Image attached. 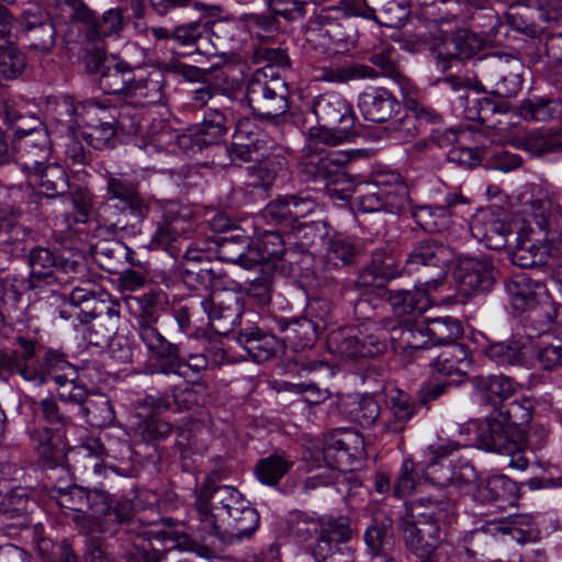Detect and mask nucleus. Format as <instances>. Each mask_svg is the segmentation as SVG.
I'll list each match as a JSON object with an SVG mask.
<instances>
[{
    "instance_id": "obj_1",
    "label": "nucleus",
    "mask_w": 562,
    "mask_h": 562,
    "mask_svg": "<svg viewBox=\"0 0 562 562\" xmlns=\"http://www.w3.org/2000/svg\"><path fill=\"white\" fill-rule=\"evenodd\" d=\"M451 250L435 240L419 243L407 256L403 274L416 276L413 290H387V301L400 317L423 318L431 306L428 291L436 290L447 277Z\"/></svg>"
},
{
    "instance_id": "obj_44",
    "label": "nucleus",
    "mask_w": 562,
    "mask_h": 562,
    "mask_svg": "<svg viewBox=\"0 0 562 562\" xmlns=\"http://www.w3.org/2000/svg\"><path fill=\"white\" fill-rule=\"evenodd\" d=\"M236 341L257 362L271 359L280 347L274 335L258 327L245 328L238 334Z\"/></svg>"
},
{
    "instance_id": "obj_11",
    "label": "nucleus",
    "mask_w": 562,
    "mask_h": 562,
    "mask_svg": "<svg viewBox=\"0 0 562 562\" xmlns=\"http://www.w3.org/2000/svg\"><path fill=\"white\" fill-rule=\"evenodd\" d=\"M426 43L440 71L450 69L454 60L471 58L482 47L481 38L467 29L458 30L453 34L436 30Z\"/></svg>"
},
{
    "instance_id": "obj_32",
    "label": "nucleus",
    "mask_w": 562,
    "mask_h": 562,
    "mask_svg": "<svg viewBox=\"0 0 562 562\" xmlns=\"http://www.w3.org/2000/svg\"><path fill=\"white\" fill-rule=\"evenodd\" d=\"M172 142L188 156H194L201 153L203 147H207L204 143V138L201 137L196 128L192 130L190 133L176 135L165 126L157 133L150 134L148 138L140 139L138 147L144 149L147 155H153L167 149Z\"/></svg>"
},
{
    "instance_id": "obj_7",
    "label": "nucleus",
    "mask_w": 562,
    "mask_h": 562,
    "mask_svg": "<svg viewBox=\"0 0 562 562\" xmlns=\"http://www.w3.org/2000/svg\"><path fill=\"white\" fill-rule=\"evenodd\" d=\"M289 97L286 81L271 67L257 69L246 85V101L252 113L273 123L285 119L290 110Z\"/></svg>"
},
{
    "instance_id": "obj_35",
    "label": "nucleus",
    "mask_w": 562,
    "mask_h": 562,
    "mask_svg": "<svg viewBox=\"0 0 562 562\" xmlns=\"http://www.w3.org/2000/svg\"><path fill=\"white\" fill-rule=\"evenodd\" d=\"M358 108L364 120L373 123H384L398 113L401 104L389 90L373 88L359 95Z\"/></svg>"
},
{
    "instance_id": "obj_4",
    "label": "nucleus",
    "mask_w": 562,
    "mask_h": 562,
    "mask_svg": "<svg viewBox=\"0 0 562 562\" xmlns=\"http://www.w3.org/2000/svg\"><path fill=\"white\" fill-rule=\"evenodd\" d=\"M451 496L448 495L447 501L423 497L407 506L401 520V530L406 547L416 555L427 557L437 549L440 541L439 525L451 512Z\"/></svg>"
},
{
    "instance_id": "obj_17",
    "label": "nucleus",
    "mask_w": 562,
    "mask_h": 562,
    "mask_svg": "<svg viewBox=\"0 0 562 562\" xmlns=\"http://www.w3.org/2000/svg\"><path fill=\"white\" fill-rule=\"evenodd\" d=\"M147 350L144 373L148 375H182L180 345L168 340L159 329L138 337Z\"/></svg>"
},
{
    "instance_id": "obj_55",
    "label": "nucleus",
    "mask_w": 562,
    "mask_h": 562,
    "mask_svg": "<svg viewBox=\"0 0 562 562\" xmlns=\"http://www.w3.org/2000/svg\"><path fill=\"white\" fill-rule=\"evenodd\" d=\"M85 420L92 427L103 428L115 420V412L110 398L103 393H90L80 407Z\"/></svg>"
},
{
    "instance_id": "obj_16",
    "label": "nucleus",
    "mask_w": 562,
    "mask_h": 562,
    "mask_svg": "<svg viewBox=\"0 0 562 562\" xmlns=\"http://www.w3.org/2000/svg\"><path fill=\"white\" fill-rule=\"evenodd\" d=\"M200 305L209 317V323L218 335H226L240 323L244 312L243 296L229 289L213 290L200 301Z\"/></svg>"
},
{
    "instance_id": "obj_23",
    "label": "nucleus",
    "mask_w": 562,
    "mask_h": 562,
    "mask_svg": "<svg viewBox=\"0 0 562 562\" xmlns=\"http://www.w3.org/2000/svg\"><path fill=\"white\" fill-rule=\"evenodd\" d=\"M426 476L438 492V494L431 493L428 497L447 501L449 499L447 496L451 494L452 510L459 490L474 477V469L469 464L456 468L450 462L432 461L426 469Z\"/></svg>"
},
{
    "instance_id": "obj_34",
    "label": "nucleus",
    "mask_w": 562,
    "mask_h": 562,
    "mask_svg": "<svg viewBox=\"0 0 562 562\" xmlns=\"http://www.w3.org/2000/svg\"><path fill=\"white\" fill-rule=\"evenodd\" d=\"M352 533L351 522L347 516L319 518V535L313 547V557L324 559L328 552L341 549L338 544L349 541Z\"/></svg>"
},
{
    "instance_id": "obj_8",
    "label": "nucleus",
    "mask_w": 562,
    "mask_h": 562,
    "mask_svg": "<svg viewBox=\"0 0 562 562\" xmlns=\"http://www.w3.org/2000/svg\"><path fill=\"white\" fill-rule=\"evenodd\" d=\"M133 518L130 501H117L102 490H90L83 515H74V521L81 531L115 535L119 527Z\"/></svg>"
},
{
    "instance_id": "obj_51",
    "label": "nucleus",
    "mask_w": 562,
    "mask_h": 562,
    "mask_svg": "<svg viewBox=\"0 0 562 562\" xmlns=\"http://www.w3.org/2000/svg\"><path fill=\"white\" fill-rule=\"evenodd\" d=\"M134 251L120 240H101L93 246V256L99 266L116 272L124 263L134 265Z\"/></svg>"
},
{
    "instance_id": "obj_36",
    "label": "nucleus",
    "mask_w": 562,
    "mask_h": 562,
    "mask_svg": "<svg viewBox=\"0 0 562 562\" xmlns=\"http://www.w3.org/2000/svg\"><path fill=\"white\" fill-rule=\"evenodd\" d=\"M481 403L487 405L493 413L515 396L514 381L504 374L479 375L473 380Z\"/></svg>"
},
{
    "instance_id": "obj_31",
    "label": "nucleus",
    "mask_w": 562,
    "mask_h": 562,
    "mask_svg": "<svg viewBox=\"0 0 562 562\" xmlns=\"http://www.w3.org/2000/svg\"><path fill=\"white\" fill-rule=\"evenodd\" d=\"M97 71L100 74V89L104 93L120 97L125 104L134 80V69L126 61L111 57L98 60Z\"/></svg>"
},
{
    "instance_id": "obj_59",
    "label": "nucleus",
    "mask_w": 562,
    "mask_h": 562,
    "mask_svg": "<svg viewBox=\"0 0 562 562\" xmlns=\"http://www.w3.org/2000/svg\"><path fill=\"white\" fill-rule=\"evenodd\" d=\"M550 246L543 241L537 243L530 238L522 239L510 255L515 266L527 269L549 263Z\"/></svg>"
},
{
    "instance_id": "obj_43",
    "label": "nucleus",
    "mask_w": 562,
    "mask_h": 562,
    "mask_svg": "<svg viewBox=\"0 0 562 562\" xmlns=\"http://www.w3.org/2000/svg\"><path fill=\"white\" fill-rule=\"evenodd\" d=\"M231 519H234V521L226 522L223 533L218 539V541L227 546L251 539L260 525L259 513L248 499L247 507L245 506L243 512H232Z\"/></svg>"
},
{
    "instance_id": "obj_49",
    "label": "nucleus",
    "mask_w": 562,
    "mask_h": 562,
    "mask_svg": "<svg viewBox=\"0 0 562 562\" xmlns=\"http://www.w3.org/2000/svg\"><path fill=\"white\" fill-rule=\"evenodd\" d=\"M256 162L257 165L247 169L245 186L266 192L271 189L279 172L285 168L286 161L284 157L274 154Z\"/></svg>"
},
{
    "instance_id": "obj_41",
    "label": "nucleus",
    "mask_w": 562,
    "mask_h": 562,
    "mask_svg": "<svg viewBox=\"0 0 562 562\" xmlns=\"http://www.w3.org/2000/svg\"><path fill=\"white\" fill-rule=\"evenodd\" d=\"M224 26L223 22L193 21L175 27L171 31V38L182 46L195 45L198 49L203 47V41H209L217 50L220 46L218 33Z\"/></svg>"
},
{
    "instance_id": "obj_61",
    "label": "nucleus",
    "mask_w": 562,
    "mask_h": 562,
    "mask_svg": "<svg viewBox=\"0 0 562 562\" xmlns=\"http://www.w3.org/2000/svg\"><path fill=\"white\" fill-rule=\"evenodd\" d=\"M458 102L464 116L470 121L486 123L495 113H505L507 105L491 98H475L470 100L469 95H458Z\"/></svg>"
},
{
    "instance_id": "obj_22",
    "label": "nucleus",
    "mask_w": 562,
    "mask_h": 562,
    "mask_svg": "<svg viewBox=\"0 0 562 562\" xmlns=\"http://www.w3.org/2000/svg\"><path fill=\"white\" fill-rule=\"evenodd\" d=\"M530 216L544 233L550 246L549 259L562 260V205L554 203L548 194H541L530 202Z\"/></svg>"
},
{
    "instance_id": "obj_18",
    "label": "nucleus",
    "mask_w": 562,
    "mask_h": 562,
    "mask_svg": "<svg viewBox=\"0 0 562 562\" xmlns=\"http://www.w3.org/2000/svg\"><path fill=\"white\" fill-rule=\"evenodd\" d=\"M522 63L513 56H492L481 65V76L502 98L516 95L522 87Z\"/></svg>"
},
{
    "instance_id": "obj_2",
    "label": "nucleus",
    "mask_w": 562,
    "mask_h": 562,
    "mask_svg": "<svg viewBox=\"0 0 562 562\" xmlns=\"http://www.w3.org/2000/svg\"><path fill=\"white\" fill-rule=\"evenodd\" d=\"M76 367L60 349L43 347L34 339L18 337L11 350H0V375H19L34 386L46 384L48 379L72 375Z\"/></svg>"
},
{
    "instance_id": "obj_21",
    "label": "nucleus",
    "mask_w": 562,
    "mask_h": 562,
    "mask_svg": "<svg viewBox=\"0 0 562 562\" xmlns=\"http://www.w3.org/2000/svg\"><path fill=\"white\" fill-rule=\"evenodd\" d=\"M273 142L263 134L250 119L237 123L231 145V155L240 166L249 161H261L273 155Z\"/></svg>"
},
{
    "instance_id": "obj_60",
    "label": "nucleus",
    "mask_w": 562,
    "mask_h": 562,
    "mask_svg": "<svg viewBox=\"0 0 562 562\" xmlns=\"http://www.w3.org/2000/svg\"><path fill=\"white\" fill-rule=\"evenodd\" d=\"M378 76L376 70L370 66L348 64L321 68L318 79L329 83H347L360 79H374Z\"/></svg>"
},
{
    "instance_id": "obj_37",
    "label": "nucleus",
    "mask_w": 562,
    "mask_h": 562,
    "mask_svg": "<svg viewBox=\"0 0 562 562\" xmlns=\"http://www.w3.org/2000/svg\"><path fill=\"white\" fill-rule=\"evenodd\" d=\"M29 266L31 272L26 282L35 290L63 281L58 276V258L48 248H33L29 254Z\"/></svg>"
},
{
    "instance_id": "obj_53",
    "label": "nucleus",
    "mask_w": 562,
    "mask_h": 562,
    "mask_svg": "<svg viewBox=\"0 0 562 562\" xmlns=\"http://www.w3.org/2000/svg\"><path fill=\"white\" fill-rule=\"evenodd\" d=\"M468 349L461 344H453L442 350L431 362L432 369L443 375H464L471 367Z\"/></svg>"
},
{
    "instance_id": "obj_42",
    "label": "nucleus",
    "mask_w": 562,
    "mask_h": 562,
    "mask_svg": "<svg viewBox=\"0 0 562 562\" xmlns=\"http://www.w3.org/2000/svg\"><path fill=\"white\" fill-rule=\"evenodd\" d=\"M31 288L26 279L20 277H8L2 282V296L0 314L11 323H20L24 319L26 302L23 295Z\"/></svg>"
},
{
    "instance_id": "obj_63",
    "label": "nucleus",
    "mask_w": 562,
    "mask_h": 562,
    "mask_svg": "<svg viewBox=\"0 0 562 562\" xmlns=\"http://www.w3.org/2000/svg\"><path fill=\"white\" fill-rule=\"evenodd\" d=\"M428 340L432 345H453L462 336L461 323L453 317L445 316L426 319Z\"/></svg>"
},
{
    "instance_id": "obj_48",
    "label": "nucleus",
    "mask_w": 562,
    "mask_h": 562,
    "mask_svg": "<svg viewBox=\"0 0 562 562\" xmlns=\"http://www.w3.org/2000/svg\"><path fill=\"white\" fill-rule=\"evenodd\" d=\"M77 470L82 469L85 473L102 476L105 472L103 457L105 449L98 438H88L80 446L69 450Z\"/></svg>"
},
{
    "instance_id": "obj_46",
    "label": "nucleus",
    "mask_w": 562,
    "mask_h": 562,
    "mask_svg": "<svg viewBox=\"0 0 562 562\" xmlns=\"http://www.w3.org/2000/svg\"><path fill=\"white\" fill-rule=\"evenodd\" d=\"M349 161V155L344 151H329L324 154L317 148H307L301 158L303 170L313 178H327L335 170H338Z\"/></svg>"
},
{
    "instance_id": "obj_56",
    "label": "nucleus",
    "mask_w": 562,
    "mask_h": 562,
    "mask_svg": "<svg viewBox=\"0 0 562 562\" xmlns=\"http://www.w3.org/2000/svg\"><path fill=\"white\" fill-rule=\"evenodd\" d=\"M533 286L540 288L541 285L539 283L532 284L525 273L517 274L505 282V291L517 313H524L535 307L537 297Z\"/></svg>"
},
{
    "instance_id": "obj_13",
    "label": "nucleus",
    "mask_w": 562,
    "mask_h": 562,
    "mask_svg": "<svg viewBox=\"0 0 562 562\" xmlns=\"http://www.w3.org/2000/svg\"><path fill=\"white\" fill-rule=\"evenodd\" d=\"M368 324L364 331L345 328L333 331L328 338L331 351L349 358L376 357L386 350V333Z\"/></svg>"
},
{
    "instance_id": "obj_54",
    "label": "nucleus",
    "mask_w": 562,
    "mask_h": 562,
    "mask_svg": "<svg viewBox=\"0 0 562 562\" xmlns=\"http://www.w3.org/2000/svg\"><path fill=\"white\" fill-rule=\"evenodd\" d=\"M324 262L327 269H339L351 265L359 255V246L349 238L335 234L326 238Z\"/></svg>"
},
{
    "instance_id": "obj_12",
    "label": "nucleus",
    "mask_w": 562,
    "mask_h": 562,
    "mask_svg": "<svg viewBox=\"0 0 562 562\" xmlns=\"http://www.w3.org/2000/svg\"><path fill=\"white\" fill-rule=\"evenodd\" d=\"M22 198L21 186L0 181V250L4 252H13L31 233L21 223L23 212L16 202Z\"/></svg>"
},
{
    "instance_id": "obj_29",
    "label": "nucleus",
    "mask_w": 562,
    "mask_h": 562,
    "mask_svg": "<svg viewBox=\"0 0 562 562\" xmlns=\"http://www.w3.org/2000/svg\"><path fill=\"white\" fill-rule=\"evenodd\" d=\"M140 123L137 114L127 113L126 106H120L115 119H108L98 125L80 132V137L95 149H103L114 146V136L117 128L128 133H135L139 130Z\"/></svg>"
},
{
    "instance_id": "obj_58",
    "label": "nucleus",
    "mask_w": 562,
    "mask_h": 562,
    "mask_svg": "<svg viewBox=\"0 0 562 562\" xmlns=\"http://www.w3.org/2000/svg\"><path fill=\"white\" fill-rule=\"evenodd\" d=\"M180 278L192 290L215 288L221 284L222 274L211 261L199 265H181Z\"/></svg>"
},
{
    "instance_id": "obj_40",
    "label": "nucleus",
    "mask_w": 562,
    "mask_h": 562,
    "mask_svg": "<svg viewBox=\"0 0 562 562\" xmlns=\"http://www.w3.org/2000/svg\"><path fill=\"white\" fill-rule=\"evenodd\" d=\"M403 274V267L400 268L394 255L387 245L372 251V262L367 266L360 274V281L364 285L383 286L384 283L395 277Z\"/></svg>"
},
{
    "instance_id": "obj_15",
    "label": "nucleus",
    "mask_w": 562,
    "mask_h": 562,
    "mask_svg": "<svg viewBox=\"0 0 562 562\" xmlns=\"http://www.w3.org/2000/svg\"><path fill=\"white\" fill-rule=\"evenodd\" d=\"M497 274L493 261L486 256H461L453 269L458 291L465 296L490 292Z\"/></svg>"
},
{
    "instance_id": "obj_47",
    "label": "nucleus",
    "mask_w": 562,
    "mask_h": 562,
    "mask_svg": "<svg viewBox=\"0 0 562 562\" xmlns=\"http://www.w3.org/2000/svg\"><path fill=\"white\" fill-rule=\"evenodd\" d=\"M213 244L214 252L221 260L236 262L247 269L252 268V262L248 261V237L232 231L229 235H213Z\"/></svg>"
},
{
    "instance_id": "obj_57",
    "label": "nucleus",
    "mask_w": 562,
    "mask_h": 562,
    "mask_svg": "<svg viewBox=\"0 0 562 562\" xmlns=\"http://www.w3.org/2000/svg\"><path fill=\"white\" fill-rule=\"evenodd\" d=\"M26 67L25 55L13 45L10 32L0 30V76L2 79L18 78Z\"/></svg>"
},
{
    "instance_id": "obj_25",
    "label": "nucleus",
    "mask_w": 562,
    "mask_h": 562,
    "mask_svg": "<svg viewBox=\"0 0 562 562\" xmlns=\"http://www.w3.org/2000/svg\"><path fill=\"white\" fill-rule=\"evenodd\" d=\"M166 303V294L160 291H150L125 299V304L133 318L132 326L137 337L158 329L157 323Z\"/></svg>"
},
{
    "instance_id": "obj_45",
    "label": "nucleus",
    "mask_w": 562,
    "mask_h": 562,
    "mask_svg": "<svg viewBox=\"0 0 562 562\" xmlns=\"http://www.w3.org/2000/svg\"><path fill=\"white\" fill-rule=\"evenodd\" d=\"M162 99V75L158 71L149 74L147 77L134 76L132 86L128 89L127 102L122 106L130 105L137 108L144 104H156Z\"/></svg>"
},
{
    "instance_id": "obj_24",
    "label": "nucleus",
    "mask_w": 562,
    "mask_h": 562,
    "mask_svg": "<svg viewBox=\"0 0 562 562\" xmlns=\"http://www.w3.org/2000/svg\"><path fill=\"white\" fill-rule=\"evenodd\" d=\"M58 108L60 114L69 117L68 130L78 128V131H81V127L88 130L108 119L114 120L120 110L116 105L94 100L75 103L69 95L63 98Z\"/></svg>"
},
{
    "instance_id": "obj_39",
    "label": "nucleus",
    "mask_w": 562,
    "mask_h": 562,
    "mask_svg": "<svg viewBox=\"0 0 562 562\" xmlns=\"http://www.w3.org/2000/svg\"><path fill=\"white\" fill-rule=\"evenodd\" d=\"M503 419L487 417L479 427V441L484 449L497 453L513 452L518 448L516 434Z\"/></svg>"
},
{
    "instance_id": "obj_10",
    "label": "nucleus",
    "mask_w": 562,
    "mask_h": 562,
    "mask_svg": "<svg viewBox=\"0 0 562 562\" xmlns=\"http://www.w3.org/2000/svg\"><path fill=\"white\" fill-rule=\"evenodd\" d=\"M308 40H319L326 48L334 46L336 52L347 50L357 41V30L348 13L340 8L329 7L321 10L310 24Z\"/></svg>"
},
{
    "instance_id": "obj_19",
    "label": "nucleus",
    "mask_w": 562,
    "mask_h": 562,
    "mask_svg": "<svg viewBox=\"0 0 562 562\" xmlns=\"http://www.w3.org/2000/svg\"><path fill=\"white\" fill-rule=\"evenodd\" d=\"M191 227L189 212H183L179 206L171 205L157 223L150 245L153 248H161L171 257L178 258L182 254Z\"/></svg>"
},
{
    "instance_id": "obj_27",
    "label": "nucleus",
    "mask_w": 562,
    "mask_h": 562,
    "mask_svg": "<svg viewBox=\"0 0 562 562\" xmlns=\"http://www.w3.org/2000/svg\"><path fill=\"white\" fill-rule=\"evenodd\" d=\"M106 201L114 202L121 211H128L136 216H145L147 203L138 191V182L126 173H108Z\"/></svg>"
},
{
    "instance_id": "obj_64",
    "label": "nucleus",
    "mask_w": 562,
    "mask_h": 562,
    "mask_svg": "<svg viewBox=\"0 0 562 562\" xmlns=\"http://www.w3.org/2000/svg\"><path fill=\"white\" fill-rule=\"evenodd\" d=\"M518 112L527 121L546 122L562 115V102L554 99L532 98L522 101Z\"/></svg>"
},
{
    "instance_id": "obj_50",
    "label": "nucleus",
    "mask_w": 562,
    "mask_h": 562,
    "mask_svg": "<svg viewBox=\"0 0 562 562\" xmlns=\"http://www.w3.org/2000/svg\"><path fill=\"white\" fill-rule=\"evenodd\" d=\"M279 325L280 330L285 333V339L296 350L313 346L318 335L324 331L323 324L307 317L281 321Z\"/></svg>"
},
{
    "instance_id": "obj_5",
    "label": "nucleus",
    "mask_w": 562,
    "mask_h": 562,
    "mask_svg": "<svg viewBox=\"0 0 562 562\" xmlns=\"http://www.w3.org/2000/svg\"><path fill=\"white\" fill-rule=\"evenodd\" d=\"M34 414H40L44 424L35 420L26 425V434L46 467L54 469L63 457V431L69 427L71 418L60 411L57 401L47 396L40 401L30 398L26 402Z\"/></svg>"
},
{
    "instance_id": "obj_52",
    "label": "nucleus",
    "mask_w": 562,
    "mask_h": 562,
    "mask_svg": "<svg viewBox=\"0 0 562 562\" xmlns=\"http://www.w3.org/2000/svg\"><path fill=\"white\" fill-rule=\"evenodd\" d=\"M284 254V241L280 233L266 231L248 249V261L252 262V267L256 265H274L282 259Z\"/></svg>"
},
{
    "instance_id": "obj_9",
    "label": "nucleus",
    "mask_w": 562,
    "mask_h": 562,
    "mask_svg": "<svg viewBox=\"0 0 562 562\" xmlns=\"http://www.w3.org/2000/svg\"><path fill=\"white\" fill-rule=\"evenodd\" d=\"M357 207L362 213H402L409 206L408 189L401 175L379 173L358 190Z\"/></svg>"
},
{
    "instance_id": "obj_33",
    "label": "nucleus",
    "mask_w": 562,
    "mask_h": 562,
    "mask_svg": "<svg viewBox=\"0 0 562 562\" xmlns=\"http://www.w3.org/2000/svg\"><path fill=\"white\" fill-rule=\"evenodd\" d=\"M471 233L488 249L499 250L507 244L510 234L509 224L491 210H482L473 216Z\"/></svg>"
},
{
    "instance_id": "obj_30",
    "label": "nucleus",
    "mask_w": 562,
    "mask_h": 562,
    "mask_svg": "<svg viewBox=\"0 0 562 562\" xmlns=\"http://www.w3.org/2000/svg\"><path fill=\"white\" fill-rule=\"evenodd\" d=\"M393 350L403 356H413L415 351L425 348L429 340L425 318H404L390 331H386Z\"/></svg>"
},
{
    "instance_id": "obj_28",
    "label": "nucleus",
    "mask_w": 562,
    "mask_h": 562,
    "mask_svg": "<svg viewBox=\"0 0 562 562\" xmlns=\"http://www.w3.org/2000/svg\"><path fill=\"white\" fill-rule=\"evenodd\" d=\"M16 134L22 138L15 158L16 164L34 176L46 166L45 162L49 158L47 136L43 130L33 127L26 131L21 126L16 127Z\"/></svg>"
},
{
    "instance_id": "obj_26",
    "label": "nucleus",
    "mask_w": 562,
    "mask_h": 562,
    "mask_svg": "<svg viewBox=\"0 0 562 562\" xmlns=\"http://www.w3.org/2000/svg\"><path fill=\"white\" fill-rule=\"evenodd\" d=\"M364 438L357 431H345L331 438L323 448V459L330 468L348 470L366 456Z\"/></svg>"
},
{
    "instance_id": "obj_6",
    "label": "nucleus",
    "mask_w": 562,
    "mask_h": 562,
    "mask_svg": "<svg viewBox=\"0 0 562 562\" xmlns=\"http://www.w3.org/2000/svg\"><path fill=\"white\" fill-rule=\"evenodd\" d=\"M312 112L318 125L310 128L312 142L337 146L358 135L352 105L339 93L330 92L316 97Z\"/></svg>"
},
{
    "instance_id": "obj_20",
    "label": "nucleus",
    "mask_w": 562,
    "mask_h": 562,
    "mask_svg": "<svg viewBox=\"0 0 562 562\" xmlns=\"http://www.w3.org/2000/svg\"><path fill=\"white\" fill-rule=\"evenodd\" d=\"M35 177L41 193L47 199L60 198L78 213L86 215L89 206V198L81 189H77L69 195L70 183L66 170L58 164L46 165Z\"/></svg>"
},
{
    "instance_id": "obj_14",
    "label": "nucleus",
    "mask_w": 562,
    "mask_h": 562,
    "mask_svg": "<svg viewBox=\"0 0 562 562\" xmlns=\"http://www.w3.org/2000/svg\"><path fill=\"white\" fill-rule=\"evenodd\" d=\"M67 4L71 8L72 20L81 24L80 31L97 49L104 38L117 37L123 30V12L120 9H109L99 18L82 0H68Z\"/></svg>"
},
{
    "instance_id": "obj_3",
    "label": "nucleus",
    "mask_w": 562,
    "mask_h": 562,
    "mask_svg": "<svg viewBox=\"0 0 562 562\" xmlns=\"http://www.w3.org/2000/svg\"><path fill=\"white\" fill-rule=\"evenodd\" d=\"M247 507L246 497L232 485H216L211 480L204 482L195 492L193 509L188 519V528L200 532L203 541L207 537L217 540L223 533L232 512Z\"/></svg>"
},
{
    "instance_id": "obj_62",
    "label": "nucleus",
    "mask_w": 562,
    "mask_h": 562,
    "mask_svg": "<svg viewBox=\"0 0 562 562\" xmlns=\"http://www.w3.org/2000/svg\"><path fill=\"white\" fill-rule=\"evenodd\" d=\"M406 210H409L416 224L428 233L442 232L449 226L450 213L439 205H409Z\"/></svg>"
},
{
    "instance_id": "obj_38",
    "label": "nucleus",
    "mask_w": 562,
    "mask_h": 562,
    "mask_svg": "<svg viewBox=\"0 0 562 562\" xmlns=\"http://www.w3.org/2000/svg\"><path fill=\"white\" fill-rule=\"evenodd\" d=\"M389 417L383 422L384 432L397 436L404 432L408 422L415 416L416 403L409 394L398 389H391L387 393Z\"/></svg>"
}]
</instances>
